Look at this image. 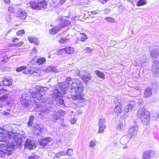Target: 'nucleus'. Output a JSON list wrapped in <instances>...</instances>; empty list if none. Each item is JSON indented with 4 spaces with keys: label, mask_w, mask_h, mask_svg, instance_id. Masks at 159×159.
Instances as JSON below:
<instances>
[{
    "label": "nucleus",
    "mask_w": 159,
    "mask_h": 159,
    "mask_svg": "<svg viewBox=\"0 0 159 159\" xmlns=\"http://www.w3.org/2000/svg\"><path fill=\"white\" fill-rule=\"evenodd\" d=\"M3 129L7 137L8 143L7 151L8 152V154L11 155L14 150V146L19 141L22 142L23 138L20 139L19 135H17V133H13L12 128L8 125L4 126Z\"/></svg>",
    "instance_id": "nucleus-1"
},
{
    "label": "nucleus",
    "mask_w": 159,
    "mask_h": 159,
    "mask_svg": "<svg viewBox=\"0 0 159 159\" xmlns=\"http://www.w3.org/2000/svg\"><path fill=\"white\" fill-rule=\"evenodd\" d=\"M68 94L71 96L70 98L74 100H80L83 99L81 93L83 91L84 88L82 85L81 80L79 79H75L71 84Z\"/></svg>",
    "instance_id": "nucleus-2"
},
{
    "label": "nucleus",
    "mask_w": 159,
    "mask_h": 159,
    "mask_svg": "<svg viewBox=\"0 0 159 159\" xmlns=\"http://www.w3.org/2000/svg\"><path fill=\"white\" fill-rule=\"evenodd\" d=\"M8 144L7 137L6 136L3 127H0V158L6 156L10 155L7 151Z\"/></svg>",
    "instance_id": "nucleus-3"
},
{
    "label": "nucleus",
    "mask_w": 159,
    "mask_h": 159,
    "mask_svg": "<svg viewBox=\"0 0 159 159\" xmlns=\"http://www.w3.org/2000/svg\"><path fill=\"white\" fill-rule=\"evenodd\" d=\"M137 116L144 124L147 125L149 123L150 118L149 113L146 111L145 108L142 107L139 109L137 112Z\"/></svg>",
    "instance_id": "nucleus-4"
},
{
    "label": "nucleus",
    "mask_w": 159,
    "mask_h": 159,
    "mask_svg": "<svg viewBox=\"0 0 159 159\" xmlns=\"http://www.w3.org/2000/svg\"><path fill=\"white\" fill-rule=\"evenodd\" d=\"M36 91L32 92L31 95L34 98L37 99L38 100H40L43 96L42 93H44L45 91L48 90V88L46 87H36Z\"/></svg>",
    "instance_id": "nucleus-5"
},
{
    "label": "nucleus",
    "mask_w": 159,
    "mask_h": 159,
    "mask_svg": "<svg viewBox=\"0 0 159 159\" xmlns=\"http://www.w3.org/2000/svg\"><path fill=\"white\" fill-rule=\"evenodd\" d=\"M29 5L32 9L39 10L42 8H45L46 7L47 3L46 1L43 0L38 2H30Z\"/></svg>",
    "instance_id": "nucleus-6"
},
{
    "label": "nucleus",
    "mask_w": 159,
    "mask_h": 159,
    "mask_svg": "<svg viewBox=\"0 0 159 159\" xmlns=\"http://www.w3.org/2000/svg\"><path fill=\"white\" fill-rule=\"evenodd\" d=\"M20 101L22 105L25 107H27L31 103L30 98L28 96L23 95L20 99Z\"/></svg>",
    "instance_id": "nucleus-7"
},
{
    "label": "nucleus",
    "mask_w": 159,
    "mask_h": 159,
    "mask_svg": "<svg viewBox=\"0 0 159 159\" xmlns=\"http://www.w3.org/2000/svg\"><path fill=\"white\" fill-rule=\"evenodd\" d=\"M40 145L42 146H48L52 143V139L50 137L48 138L43 137L39 139Z\"/></svg>",
    "instance_id": "nucleus-8"
},
{
    "label": "nucleus",
    "mask_w": 159,
    "mask_h": 159,
    "mask_svg": "<svg viewBox=\"0 0 159 159\" xmlns=\"http://www.w3.org/2000/svg\"><path fill=\"white\" fill-rule=\"evenodd\" d=\"M138 131V127L137 125L133 126L130 127L128 131V135L131 138L135 136L137 134Z\"/></svg>",
    "instance_id": "nucleus-9"
},
{
    "label": "nucleus",
    "mask_w": 159,
    "mask_h": 159,
    "mask_svg": "<svg viewBox=\"0 0 159 159\" xmlns=\"http://www.w3.org/2000/svg\"><path fill=\"white\" fill-rule=\"evenodd\" d=\"M34 73L38 74L37 75V76H40L41 73L40 70L38 69L37 67H33L28 69H25V70L23 71V73L27 74H32Z\"/></svg>",
    "instance_id": "nucleus-10"
},
{
    "label": "nucleus",
    "mask_w": 159,
    "mask_h": 159,
    "mask_svg": "<svg viewBox=\"0 0 159 159\" xmlns=\"http://www.w3.org/2000/svg\"><path fill=\"white\" fill-rule=\"evenodd\" d=\"M36 145L33 140L27 139L25 143V147L27 148L30 149H33L36 147Z\"/></svg>",
    "instance_id": "nucleus-11"
},
{
    "label": "nucleus",
    "mask_w": 159,
    "mask_h": 159,
    "mask_svg": "<svg viewBox=\"0 0 159 159\" xmlns=\"http://www.w3.org/2000/svg\"><path fill=\"white\" fill-rule=\"evenodd\" d=\"M105 120L103 118H101L100 119L99 122V130L98 133H102L104 129L106 126L105 124Z\"/></svg>",
    "instance_id": "nucleus-12"
},
{
    "label": "nucleus",
    "mask_w": 159,
    "mask_h": 159,
    "mask_svg": "<svg viewBox=\"0 0 159 159\" xmlns=\"http://www.w3.org/2000/svg\"><path fill=\"white\" fill-rule=\"evenodd\" d=\"M15 15L20 19L22 20H25L27 16L25 12L21 9H19L17 11Z\"/></svg>",
    "instance_id": "nucleus-13"
},
{
    "label": "nucleus",
    "mask_w": 159,
    "mask_h": 159,
    "mask_svg": "<svg viewBox=\"0 0 159 159\" xmlns=\"http://www.w3.org/2000/svg\"><path fill=\"white\" fill-rule=\"evenodd\" d=\"M146 57L145 56H142L141 57H139L136 60V64L135 65L136 66H142L143 64L146 61Z\"/></svg>",
    "instance_id": "nucleus-14"
},
{
    "label": "nucleus",
    "mask_w": 159,
    "mask_h": 159,
    "mask_svg": "<svg viewBox=\"0 0 159 159\" xmlns=\"http://www.w3.org/2000/svg\"><path fill=\"white\" fill-rule=\"evenodd\" d=\"M58 20L60 23L58 25L61 29L68 26L70 24V21L67 20H64L63 18H61L60 20Z\"/></svg>",
    "instance_id": "nucleus-15"
},
{
    "label": "nucleus",
    "mask_w": 159,
    "mask_h": 159,
    "mask_svg": "<svg viewBox=\"0 0 159 159\" xmlns=\"http://www.w3.org/2000/svg\"><path fill=\"white\" fill-rule=\"evenodd\" d=\"M150 57L152 59H155L157 57L159 58V48L152 50L150 52Z\"/></svg>",
    "instance_id": "nucleus-16"
},
{
    "label": "nucleus",
    "mask_w": 159,
    "mask_h": 159,
    "mask_svg": "<svg viewBox=\"0 0 159 159\" xmlns=\"http://www.w3.org/2000/svg\"><path fill=\"white\" fill-rule=\"evenodd\" d=\"M152 70L154 73H159V63L155 61L153 62L152 66Z\"/></svg>",
    "instance_id": "nucleus-17"
},
{
    "label": "nucleus",
    "mask_w": 159,
    "mask_h": 159,
    "mask_svg": "<svg viewBox=\"0 0 159 159\" xmlns=\"http://www.w3.org/2000/svg\"><path fill=\"white\" fill-rule=\"evenodd\" d=\"M43 130V127L42 125H37L34 127L33 133L34 134L38 135L40 132H42Z\"/></svg>",
    "instance_id": "nucleus-18"
},
{
    "label": "nucleus",
    "mask_w": 159,
    "mask_h": 159,
    "mask_svg": "<svg viewBox=\"0 0 159 159\" xmlns=\"http://www.w3.org/2000/svg\"><path fill=\"white\" fill-rule=\"evenodd\" d=\"M66 1V0H51V2L54 7H57L61 6Z\"/></svg>",
    "instance_id": "nucleus-19"
},
{
    "label": "nucleus",
    "mask_w": 159,
    "mask_h": 159,
    "mask_svg": "<svg viewBox=\"0 0 159 159\" xmlns=\"http://www.w3.org/2000/svg\"><path fill=\"white\" fill-rule=\"evenodd\" d=\"M80 76L83 80L85 84L88 83L89 81L92 79V76L89 74L86 75H80Z\"/></svg>",
    "instance_id": "nucleus-20"
},
{
    "label": "nucleus",
    "mask_w": 159,
    "mask_h": 159,
    "mask_svg": "<svg viewBox=\"0 0 159 159\" xmlns=\"http://www.w3.org/2000/svg\"><path fill=\"white\" fill-rule=\"evenodd\" d=\"M62 96V93H60V92L59 89H55L53 91L52 97L55 100L58 99V98Z\"/></svg>",
    "instance_id": "nucleus-21"
},
{
    "label": "nucleus",
    "mask_w": 159,
    "mask_h": 159,
    "mask_svg": "<svg viewBox=\"0 0 159 159\" xmlns=\"http://www.w3.org/2000/svg\"><path fill=\"white\" fill-rule=\"evenodd\" d=\"M1 83L5 86H9L12 84V80L10 78H3Z\"/></svg>",
    "instance_id": "nucleus-22"
},
{
    "label": "nucleus",
    "mask_w": 159,
    "mask_h": 159,
    "mask_svg": "<svg viewBox=\"0 0 159 159\" xmlns=\"http://www.w3.org/2000/svg\"><path fill=\"white\" fill-rule=\"evenodd\" d=\"M115 107L114 109V111L116 113L119 114L121 112V104L118 102H115Z\"/></svg>",
    "instance_id": "nucleus-23"
},
{
    "label": "nucleus",
    "mask_w": 159,
    "mask_h": 159,
    "mask_svg": "<svg viewBox=\"0 0 159 159\" xmlns=\"http://www.w3.org/2000/svg\"><path fill=\"white\" fill-rule=\"evenodd\" d=\"M131 138L128 134L127 135H125L120 139V142L122 144H125L127 143Z\"/></svg>",
    "instance_id": "nucleus-24"
},
{
    "label": "nucleus",
    "mask_w": 159,
    "mask_h": 159,
    "mask_svg": "<svg viewBox=\"0 0 159 159\" xmlns=\"http://www.w3.org/2000/svg\"><path fill=\"white\" fill-rule=\"evenodd\" d=\"M135 106L134 103L132 104H129L126 106L124 108V111L125 113H128L130 112L133 109Z\"/></svg>",
    "instance_id": "nucleus-25"
},
{
    "label": "nucleus",
    "mask_w": 159,
    "mask_h": 159,
    "mask_svg": "<svg viewBox=\"0 0 159 159\" xmlns=\"http://www.w3.org/2000/svg\"><path fill=\"white\" fill-rule=\"evenodd\" d=\"M152 94V89L151 88H148L146 89L144 94V96L148 98Z\"/></svg>",
    "instance_id": "nucleus-26"
},
{
    "label": "nucleus",
    "mask_w": 159,
    "mask_h": 159,
    "mask_svg": "<svg viewBox=\"0 0 159 159\" xmlns=\"http://www.w3.org/2000/svg\"><path fill=\"white\" fill-rule=\"evenodd\" d=\"M61 29L58 25L53 28L52 30H49L50 33L52 34H55L57 33L59 30Z\"/></svg>",
    "instance_id": "nucleus-27"
},
{
    "label": "nucleus",
    "mask_w": 159,
    "mask_h": 159,
    "mask_svg": "<svg viewBox=\"0 0 159 159\" xmlns=\"http://www.w3.org/2000/svg\"><path fill=\"white\" fill-rule=\"evenodd\" d=\"M28 39L31 43H34L36 45H38L39 44V41L37 38L30 36L28 37Z\"/></svg>",
    "instance_id": "nucleus-28"
},
{
    "label": "nucleus",
    "mask_w": 159,
    "mask_h": 159,
    "mask_svg": "<svg viewBox=\"0 0 159 159\" xmlns=\"http://www.w3.org/2000/svg\"><path fill=\"white\" fill-rule=\"evenodd\" d=\"M143 159H150V152L149 151H144L143 154Z\"/></svg>",
    "instance_id": "nucleus-29"
},
{
    "label": "nucleus",
    "mask_w": 159,
    "mask_h": 159,
    "mask_svg": "<svg viewBox=\"0 0 159 159\" xmlns=\"http://www.w3.org/2000/svg\"><path fill=\"white\" fill-rule=\"evenodd\" d=\"M95 73L100 78L104 80L105 78V75L102 72L99 70H97L95 71Z\"/></svg>",
    "instance_id": "nucleus-30"
},
{
    "label": "nucleus",
    "mask_w": 159,
    "mask_h": 159,
    "mask_svg": "<svg viewBox=\"0 0 159 159\" xmlns=\"http://www.w3.org/2000/svg\"><path fill=\"white\" fill-rule=\"evenodd\" d=\"M47 70L49 71L54 72L55 73H57L59 72V70L55 67L48 66L47 68Z\"/></svg>",
    "instance_id": "nucleus-31"
},
{
    "label": "nucleus",
    "mask_w": 159,
    "mask_h": 159,
    "mask_svg": "<svg viewBox=\"0 0 159 159\" xmlns=\"http://www.w3.org/2000/svg\"><path fill=\"white\" fill-rule=\"evenodd\" d=\"M65 52L68 54H72L74 52V50L73 48L70 47H66L65 48Z\"/></svg>",
    "instance_id": "nucleus-32"
},
{
    "label": "nucleus",
    "mask_w": 159,
    "mask_h": 159,
    "mask_svg": "<svg viewBox=\"0 0 159 159\" xmlns=\"http://www.w3.org/2000/svg\"><path fill=\"white\" fill-rule=\"evenodd\" d=\"M70 72L73 75H79L80 72L77 68H75L72 69Z\"/></svg>",
    "instance_id": "nucleus-33"
},
{
    "label": "nucleus",
    "mask_w": 159,
    "mask_h": 159,
    "mask_svg": "<svg viewBox=\"0 0 159 159\" xmlns=\"http://www.w3.org/2000/svg\"><path fill=\"white\" fill-rule=\"evenodd\" d=\"M8 99V97L7 94L4 95L0 97V101L6 102Z\"/></svg>",
    "instance_id": "nucleus-34"
},
{
    "label": "nucleus",
    "mask_w": 159,
    "mask_h": 159,
    "mask_svg": "<svg viewBox=\"0 0 159 159\" xmlns=\"http://www.w3.org/2000/svg\"><path fill=\"white\" fill-rule=\"evenodd\" d=\"M69 39L66 37L61 38L59 40V42L60 43L63 44L66 43L69 41Z\"/></svg>",
    "instance_id": "nucleus-35"
},
{
    "label": "nucleus",
    "mask_w": 159,
    "mask_h": 159,
    "mask_svg": "<svg viewBox=\"0 0 159 159\" xmlns=\"http://www.w3.org/2000/svg\"><path fill=\"white\" fill-rule=\"evenodd\" d=\"M55 112L58 116L59 118L64 116L66 114L65 111L62 110H60L58 111Z\"/></svg>",
    "instance_id": "nucleus-36"
},
{
    "label": "nucleus",
    "mask_w": 159,
    "mask_h": 159,
    "mask_svg": "<svg viewBox=\"0 0 159 159\" xmlns=\"http://www.w3.org/2000/svg\"><path fill=\"white\" fill-rule=\"evenodd\" d=\"M53 116H52V117L51 118V120L52 121L55 122L56 120L60 119L58 116L57 114L55 112L53 114Z\"/></svg>",
    "instance_id": "nucleus-37"
},
{
    "label": "nucleus",
    "mask_w": 159,
    "mask_h": 159,
    "mask_svg": "<svg viewBox=\"0 0 159 159\" xmlns=\"http://www.w3.org/2000/svg\"><path fill=\"white\" fill-rule=\"evenodd\" d=\"M45 61V58L44 57H42L39 59L37 61V63L38 65H41L44 63Z\"/></svg>",
    "instance_id": "nucleus-38"
},
{
    "label": "nucleus",
    "mask_w": 159,
    "mask_h": 159,
    "mask_svg": "<svg viewBox=\"0 0 159 159\" xmlns=\"http://www.w3.org/2000/svg\"><path fill=\"white\" fill-rule=\"evenodd\" d=\"M80 34L82 35V36H81V41L82 42L85 41L86 39H87L86 34L83 32H82V33H80Z\"/></svg>",
    "instance_id": "nucleus-39"
},
{
    "label": "nucleus",
    "mask_w": 159,
    "mask_h": 159,
    "mask_svg": "<svg viewBox=\"0 0 159 159\" xmlns=\"http://www.w3.org/2000/svg\"><path fill=\"white\" fill-rule=\"evenodd\" d=\"M34 120V116H31L29 117V121L28 123V124L29 126H31L33 124V121Z\"/></svg>",
    "instance_id": "nucleus-40"
},
{
    "label": "nucleus",
    "mask_w": 159,
    "mask_h": 159,
    "mask_svg": "<svg viewBox=\"0 0 159 159\" xmlns=\"http://www.w3.org/2000/svg\"><path fill=\"white\" fill-rule=\"evenodd\" d=\"M124 127V126L123 124V123H120L118 125L116 128L119 131H121L123 130Z\"/></svg>",
    "instance_id": "nucleus-41"
},
{
    "label": "nucleus",
    "mask_w": 159,
    "mask_h": 159,
    "mask_svg": "<svg viewBox=\"0 0 159 159\" xmlns=\"http://www.w3.org/2000/svg\"><path fill=\"white\" fill-rule=\"evenodd\" d=\"M67 88L63 86L60 89V93H62V95L66 94L67 92Z\"/></svg>",
    "instance_id": "nucleus-42"
},
{
    "label": "nucleus",
    "mask_w": 159,
    "mask_h": 159,
    "mask_svg": "<svg viewBox=\"0 0 159 159\" xmlns=\"http://www.w3.org/2000/svg\"><path fill=\"white\" fill-rule=\"evenodd\" d=\"M66 155V153L64 151H62L59 152H58L56 154V157L57 158H59L61 156H65Z\"/></svg>",
    "instance_id": "nucleus-43"
},
{
    "label": "nucleus",
    "mask_w": 159,
    "mask_h": 159,
    "mask_svg": "<svg viewBox=\"0 0 159 159\" xmlns=\"http://www.w3.org/2000/svg\"><path fill=\"white\" fill-rule=\"evenodd\" d=\"M65 52V48H62L60 49L57 51V55H61L63 54Z\"/></svg>",
    "instance_id": "nucleus-44"
},
{
    "label": "nucleus",
    "mask_w": 159,
    "mask_h": 159,
    "mask_svg": "<svg viewBox=\"0 0 159 159\" xmlns=\"http://www.w3.org/2000/svg\"><path fill=\"white\" fill-rule=\"evenodd\" d=\"M105 20H106L107 22L110 23H114L115 21V19L111 17H106Z\"/></svg>",
    "instance_id": "nucleus-45"
},
{
    "label": "nucleus",
    "mask_w": 159,
    "mask_h": 159,
    "mask_svg": "<svg viewBox=\"0 0 159 159\" xmlns=\"http://www.w3.org/2000/svg\"><path fill=\"white\" fill-rule=\"evenodd\" d=\"M146 4V2L144 0H140L138 2L137 5L138 6H141Z\"/></svg>",
    "instance_id": "nucleus-46"
},
{
    "label": "nucleus",
    "mask_w": 159,
    "mask_h": 159,
    "mask_svg": "<svg viewBox=\"0 0 159 159\" xmlns=\"http://www.w3.org/2000/svg\"><path fill=\"white\" fill-rule=\"evenodd\" d=\"M9 58L7 56H6L3 57V59L1 60L0 61L2 63L4 64L6 63L9 61Z\"/></svg>",
    "instance_id": "nucleus-47"
},
{
    "label": "nucleus",
    "mask_w": 159,
    "mask_h": 159,
    "mask_svg": "<svg viewBox=\"0 0 159 159\" xmlns=\"http://www.w3.org/2000/svg\"><path fill=\"white\" fill-rule=\"evenodd\" d=\"M26 68V66H21L19 67H18L16 68V71L17 72H20L22 71L23 70H25Z\"/></svg>",
    "instance_id": "nucleus-48"
},
{
    "label": "nucleus",
    "mask_w": 159,
    "mask_h": 159,
    "mask_svg": "<svg viewBox=\"0 0 159 159\" xmlns=\"http://www.w3.org/2000/svg\"><path fill=\"white\" fill-rule=\"evenodd\" d=\"M73 150L70 148L68 149L67 152H66V155H68L69 156H71L73 155Z\"/></svg>",
    "instance_id": "nucleus-49"
},
{
    "label": "nucleus",
    "mask_w": 159,
    "mask_h": 159,
    "mask_svg": "<svg viewBox=\"0 0 159 159\" xmlns=\"http://www.w3.org/2000/svg\"><path fill=\"white\" fill-rule=\"evenodd\" d=\"M96 145L95 141L94 140H91L89 145V146L91 148L94 147Z\"/></svg>",
    "instance_id": "nucleus-50"
},
{
    "label": "nucleus",
    "mask_w": 159,
    "mask_h": 159,
    "mask_svg": "<svg viewBox=\"0 0 159 159\" xmlns=\"http://www.w3.org/2000/svg\"><path fill=\"white\" fill-rule=\"evenodd\" d=\"M57 102H59L61 105H63L64 104V101L63 99L59 98L58 99L55 100Z\"/></svg>",
    "instance_id": "nucleus-51"
},
{
    "label": "nucleus",
    "mask_w": 159,
    "mask_h": 159,
    "mask_svg": "<svg viewBox=\"0 0 159 159\" xmlns=\"http://www.w3.org/2000/svg\"><path fill=\"white\" fill-rule=\"evenodd\" d=\"M93 49L87 47L84 50V52L86 53L90 52L92 51Z\"/></svg>",
    "instance_id": "nucleus-52"
},
{
    "label": "nucleus",
    "mask_w": 159,
    "mask_h": 159,
    "mask_svg": "<svg viewBox=\"0 0 159 159\" xmlns=\"http://www.w3.org/2000/svg\"><path fill=\"white\" fill-rule=\"evenodd\" d=\"M5 18L6 20L8 22H10L11 20V16L9 14H7L5 15Z\"/></svg>",
    "instance_id": "nucleus-53"
},
{
    "label": "nucleus",
    "mask_w": 159,
    "mask_h": 159,
    "mask_svg": "<svg viewBox=\"0 0 159 159\" xmlns=\"http://www.w3.org/2000/svg\"><path fill=\"white\" fill-rule=\"evenodd\" d=\"M25 34L24 30H19L17 33V35H22Z\"/></svg>",
    "instance_id": "nucleus-54"
},
{
    "label": "nucleus",
    "mask_w": 159,
    "mask_h": 159,
    "mask_svg": "<svg viewBox=\"0 0 159 159\" xmlns=\"http://www.w3.org/2000/svg\"><path fill=\"white\" fill-rule=\"evenodd\" d=\"M10 113V111L9 110H7L6 111H4L3 112V114L4 115L7 116Z\"/></svg>",
    "instance_id": "nucleus-55"
},
{
    "label": "nucleus",
    "mask_w": 159,
    "mask_h": 159,
    "mask_svg": "<svg viewBox=\"0 0 159 159\" xmlns=\"http://www.w3.org/2000/svg\"><path fill=\"white\" fill-rule=\"evenodd\" d=\"M23 43V42H21L14 44V46L15 47H19L22 45Z\"/></svg>",
    "instance_id": "nucleus-56"
},
{
    "label": "nucleus",
    "mask_w": 159,
    "mask_h": 159,
    "mask_svg": "<svg viewBox=\"0 0 159 159\" xmlns=\"http://www.w3.org/2000/svg\"><path fill=\"white\" fill-rule=\"evenodd\" d=\"M76 119H75L74 118H71L70 120V122H71V123L72 124H74L76 122Z\"/></svg>",
    "instance_id": "nucleus-57"
},
{
    "label": "nucleus",
    "mask_w": 159,
    "mask_h": 159,
    "mask_svg": "<svg viewBox=\"0 0 159 159\" xmlns=\"http://www.w3.org/2000/svg\"><path fill=\"white\" fill-rule=\"evenodd\" d=\"M13 8L12 6H9L8 7V11L10 12H13Z\"/></svg>",
    "instance_id": "nucleus-58"
},
{
    "label": "nucleus",
    "mask_w": 159,
    "mask_h": 159,
    "mask_svg": "<svg viewBox=\"0 0 159 159\" xmlns=\"http://www.w3.org/2000/svg\"><path fill=\"white\" fill-rule=\"evenodd\" d=\"M2 91H4L6 92L7 91V90L5 88H3L2 89H0V95L2 94Z\"/></svg>",
    "instance_id": "nucleus-59"
},
{
    "label": "nucleus",
    "mask_w": 159,
    "mask_h": 159,
    "mask_svg": "<svg viewBox=\"0 0 159 159\" xmlns=\"http://www.w3.org/2000/svg\"><path fill=\"white\" fill-rule=\"evenodd\" d=\"M51 54H52V55H57V51H53L51 52Z\"/></svg>",
    "instance_id": "nucleus-60"
},
{
    "label": "nucleus",
    "mask_w": 159,
    "mask_h": 159,
    "mask_svg": "<svg viewBox=\"0 0 159 159\" xmlns=\"http://www.w3.org/2000/svg\"><path fill=\"white\" fill-rule=\"evenodd\" d=\"M32 52L34 53H36L37 52V50L36 48H34L33 49Z\"/></svg>",
    "instance_id": "nucleus-61"
},
{
    "label": "nucleus",
    "mask_w": 159,
    "mask_h": 159,
    "mask_svg": "<svg viewBox=\"0 0 159 159\" xmlns=\"http://www.w3.org/2000/svg\"><path fill=\"white\" fill-rule=\"evenodd\" d=\"M29 159H36L35 156V155L34 156H30L29 157Z\"/></svg>",
    "instance_id": "nucleus-62"
},
{
    "label": "nucleus",
    "mask_w": 159,
    "mask_h": 159,
    "mask_svg": "<svg viewBox=\"0 0 159 159\" xmlns=\"http://www.w3.org/2000/svg\"><path fill=\"white\" fill-rule=\"evenodd\" d=\"M5 3L7 4H9L10 1V0H4Z\"/></svg>",
    "instance_id": "nucleus-63"
},
{
    "label": "nucleus",
    "mask_w": 159,
    "mask_h": 159,
    "mask_svg": "<svg viewBox=\"0 0 159 159\" xmlns=\"http://www.w3.org/2000/svg\"><path fill=\"white\" fill-rule=\"evenodd\" d=\"M18 39L17 38H14L12 40V41L13 42H16V40L18 41Z\"/></svg>",
    "instance_id": "nucleus-64"
}]
</instances>
